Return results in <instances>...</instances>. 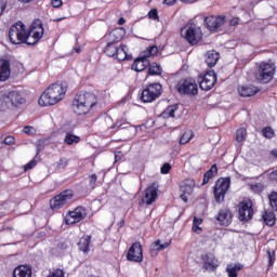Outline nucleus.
Listing matches in <instances>:
<instances>
[{
    "label": "nucleus",
    "mask_w": 277,
    "mask_h": 277,
    "mask_svg": "<svg viewBox=\"0 0 277 277\" xmlns=\"http://www.w3.org/2000/svg\"><path fill=\"white\" fill-rule=\"evenodd\" d=\"M66 90L68 87L66 82H55L45 89L39 98V105L47 107L49 105H57L60 101L66 96Z\"/></svg>",
    "instance_id": "nucleus-1"
},
{
    "label": "nucleus",
    "mask_w": 277,
    "mask_h": 277,
    "mask_svg": "<svg viewBox=\"0 0 277 277\" xmlns=\"http://www.w3.org/2000/svg\"><path fill=\"white\" fill-rule=\"evenodd\" d=\"M9 38L12 44H29V40H31V38L28 37L27 26H25L23 22H17L11 26Z\"/></svg>",
    "instance_id": "nucleus-2"
},
{
    "label": "nucleus",
    "mask_w": 277,
    "mask_h": 277,
    "mask_svg": "<svg viewBox=\"0 0 277 277\" xmlns=\"http://www.w3.org/2000/svg\"><path fill=\"white\" fill-rule=\"evenodd\" d=\"M127 45L111 41H108L104 49V52L108 57H116L119 62H124V60H127Z\"/></svg>",
    "instance_id": "nucleus-3"
},
{
    "label": "nucleus",
    "mask_w": 277,
    "mask_h": 277,
    "mask_svg": "<svg viewBox=\"0 0 277 277\" xmlns=\"http://www.w3.org/2000/svg\"><path fill=\"white\" fill-rule=\"evenodd\" d=\"M274 75H276V66L272 63H261L255 72V79L258 81H264L267 83L274 79Z\"/></svg>",
    "instance_id": "nucleus-4"
},
{
    "label": "nucleus",
    "mask_w": 277,
    "mask_h": 277,
    "mask_svg": "<svg viewBox=\"0 0 277 277\" xmlns=\"http://www.w3.org/2000/svg\"><path fill=\"white\" fill-rule=\"evenodd\" d=\"M2 103L8 107V109H16L21 105H25L27 101L23 97L18 91H11L2 95Z\"/></svg>",
    "instance_id": "nucleus-5"
},
{
    "label": "nucleus",
    "mask_w": 277,
    "mask_h": 277,
    "mask_svg": "<svg viewBox=\"0 0 277 277\" xmlns=\"http://www.w3.org/2000/svg\"><path fill=\"white\" fill-rule=\"evenodd\" d=\"M181 35L189 44H198L202 40V30L196 25H187L181 30Z\"/></svg>",
    "instance_id": "nucleus-6"
},
{
    "label": "nucleus",
    "mask_w": 277,
    "mask_h": 277,
    "mask_svg": "<svg viewBox=\"0 0 277 277\" xmlns=\"http://www.w3.org/2000/svg\"><path fill=\"white\" fill-rule=\"evenodd\" d=\"M161 92H163V87L160 83L148 84L142 92L141 101L143 103H153V101H157L161 96Z\"/></svg>",
    "instance_id": "nucleus-7"
},
{
    "label": "nucleus",
    "mask_w": 277,
    "mask_h": 277,
    "mask_svg": "<svg viewBox=\"0 0 277 277\" xmlns=\"http://www.w3.org/2000/svg\"><path fill=\"white\" fill-rule=\"evenodd\" d=\"M75 194L70 189L64 190L60 195L54 196L50 200V207L52 211H57L62 209V207H66V205L72 200Z\"/></svg>",
    "instance_id": "nucleus-8"
},
{
    "label": "nucleus",
    "mask_w": 277,
    "mask_h": 277,
    "mask_svg": "<svg viewBox=\"0 0 277 277\" xmlns=\"http://www.w3.org/2000/svg\"><path fill=\"white\" fill-rule=\"evenodd\" d=\"M157 47H149L147 50V55H143L142 57H138L133 62L132 70H135L136 72H142L146 70V68L150 66V61L148 60V57H150V55L157 54Z\"/></svg>",
    "instance_id": "nucleus-9"
},
{
    "label": "nucleus",
    "mask_w": 277,
    "mask_h": 277,
    "mask_svg": "<svg viewBox=\"0 0 277 277\" xmlns=\"http://www.w3.org/2000/svg\"><path fill=\"white\" fill-rule=\"evenodd\" d=\"M42 36H44V28L42 27V21L36 19L30 25V28L28 31V38H30V40L28 41V45L34 47V44H38L39 40L42 39Z\"/></svg>",
    "instance_id": "nucleus-10"
},
{
    "label": "nucleus",
    "mask_w": 277,
    "mask_h": 277,
    "mask_svg": "<svg viewBox=\"0 0 277 277\" xmlns=\"http://www.w3.org/2000/svg\"><path fill=\"white\" fill-rule=\"evenodd\" d=\"M230 189V177H221L216 181L214 186V198L216 202H222L228 192Z\"/></svg>",
    "instance_id": "nucleus-11"
},
{
    "label": "nucleus",
    "mask_w": 277,
    "mask_h": 277,
    "mask_svg": "<svg viewBox=\"0 0 277 277\" xmlns=\"http://www.w3.org/2000/svg\"><path fill=\"white\" fill-rule=\"evenodd\" d=\"M176 90L180 94L196 96L198 94V84L194 80H181L176 84Z\"/></svg>",
    "instance_id": "nucleus-12"
},
{
    "label": "nucleus",
    "mask_w": 277,
    "mask_h": 277,
    "mask_svg": "<svg viewBox=\"0 0 277 277\" xmlns=\"http://www.w3.org/2000/svg\"><path fill=\"white\" fill-rule=\"evenodd\" d=\"M88 212L83 207H77L74 211H69L65 216L66 224H77L82 220H85Z\"/></svg>",
    "instance_id": "nucleus-13"
},
{
    "label": "nucleus",
    "mask_w": 277,
    "mask_h": 277,
    "mask_svg": "<svg viewBox=\"0 0 277 277\" xmlns=\"http://www.w3.org/2000/svg\"><path fill=\"white\" fill-rule=\"evenodd\" d=\"M128 261H132L133 263H142L144 259V254L142 253V245L140 242H134L128 253H127Z\"/></svg>",
    "instance_id": "nucleus-14"
},
{
    "label": "nucleus",
    "mask_w": 277,
    "mask_h": 277,
    "mask_svg": "<svg viewBox=\"0 0 277 277\" xmlns=\"http://www.w3.org/2000/svg\"><path fill=\"white\" fill-rule=\"evenodd\" d=\"M194 187H196V182L194 180H185L180 183V198L183 200V202H187V197L194 194Z\"/></svg>",
    "instance_id": "nucleus-15"
},
{
    "label": "nucleus",
    "mask_w": 277,
    "mask_h": 277,
    "mask_svg": "<svg viewBox=\"0 0 277 277\" xmlns=\"http://www.w3.org/2000/svg\"><path fill=\"white\" fill-rule=\"evenodd\" d=\"M238 212L240 222H248L252 220V216L254 215V210H252V201H242Z\"/></svg>",
    "instance_id": "nucleus-16"
},
{
    "label": "nucleus",
    "mask_w": 277,
    "mask_h": 277,
    "mask_svg": "<svg viewBox=\"0 0 277 277\" xmlns=\"http://www.w3.org/2000/svg\"><path fill=\"white\" fill-rule=\"evenodd\" d=\"M217 81V76L215 75L214 70L208 71L203 77L202 80L199 83V88L201 90H205L206 92H209L215 85Z\"/></svg>",
    "instance_id": "nucleus-17"
},
{
    "label": "nucleus",
    "mask_w": 277,
    "mask_h": 277,
    "mask_svg": "<svg viewBox=\"0 0 277 277\" xmlns=\"http://www.w3.org/2000/svg\"><path fill=\"white\" fill-rule=\"evenodd\" d=\"M159 189V185L157 183H151L146 189H145V194L142 198V201L145 205H153V202H155V200H157V192Z\"/></svg>",
    "instance_id": "nucleus-18"
},
{
    "label": "nucleus",
    "mask_w": 277,
    "mask_h": 277,
    "mask_svg": "<svg viewBox=\"0 0 277 277\" xmlns=\"http://www.w3.org/2000/svg\"><path fill=\"white\" fill-rule=\"evenodd\" d=\"M225 23L224 17L222 16H208L205 18V25L209 31H217Z\"/></svg>",
    "instance_id": "nucleus-19"
},
{
    "label": "nucleus",
    "mask_w": 277,
    "mask_h": 277,
    "mask_svg": "<svg viewBox=\"0 0 277 277\" xmlns=\"http://www.w3.org/2000/svg\"><path fill=\"white\" fill-rule=\"evenodd\" d=\"M95 104H84L79 102V100L72 101V109L74 113L78 116H85V114H90V110L94 107Z\"/></svg>",
    "instance_id": "nucleus-20"
},
{
    "label": "nucleus",
    "mask_w": 277,
    "mask_h": 277,
    "mask_svg": "<svg viewBox=\"0 0 277 277\" xmlns=\"http://www.w3.org/2000/svg\"><path fill=\"white\" fill-rule=\"evenodd\" d=\"M74 100L84 103L85 105H96L97 103L96 95L91 92H80L75 95Z\"/></svg>",
    "instance_id": "nucleus-21"
},
{
    "label": "nucleus",
    "mask_w": 277,
    "mask_h": 277,
    "mask_svg": "<svg viewBox=\"0 0 277 277\" xmlns=\"http://www.w3.org/2000/svg\"><path fill=\"white\" fill-rule=\"evenodd\" d=\"M216 220L221 226H229L230 222H233V213L228 209H222L219 211Z\"/></svg>",
    "instance_id": "nucleus-22"
},
{
    "label": "nucleus",
    "mask_w": 277,
    "mask_h": 277,
    "mask_svg": "<svg viewBox=\"0 0 277 277\" xmlns=\"http://www.w3.org/2000/svg\"><path fill=\"white\" fill-rule=\"evenodd\" d=\"M12 75V69L10 68V61L0 60V81H8Z\"/></svg>",
    "instance_id": "nucleus-23"
},
{
    "label": "nucleus",
    "mask_w": 277,
    "mask_h": 277,
    "mask_svg": "<svg viewBox=\"0 0 277 277\" xmlns=\"http://www.w3.org/2000/svg\"><path fill=\"white\" fill-rule=\"evenodd\" d=\"M217 259L212 253H208L203 256V267L207 272H213V269H217Z\"/></svg>",
    "instance_id": "nucleus-24"
},
{
    "label": "nucleus",
    "mask_w": 277,
    "mask_h": 277,
    "mask_svg": "<svg viewBox=\"0 0 277 277\" xmlns=\"http://www.w3.org/2000/svg\"><path fill=\"white\" fill-rule=\"evenodd\" d=\"M127 30H124L122 27L115 28L108 37V42H115L118 44L126 36Z\"/></svg>",
    "instance_id": "nucleus-25"
},
{
    "label": "nucleus",
    "mask_w": 277,
    "mask_h": 277,
    "mask_svg": "<svg viewBox=\"0 0 277 277\" xmlns=\"http://www.w3.org/2000/svg\"><path fill=\"white\" fill-rule=\"evenodd\" d=\"M220 60V54L215 50H210L206 53V64L213 68L217 64V61Z\"/></svg>",
    "instance_id": "nucleus-26"
},
{
    "label": "nucleus",
    "mask_w": 277,
    "mask_h": 277,
    "mask_svg": "<svg viewBox=\"0 0 277 277\" xmlns=\"http://www.w3.org/2000/svg\"><path fill=\"white\" fill-rule=\"evenodd\" d=\"M13 277H31V266L22 265L16 267Z\"/></svg>",
    "instance_id": "nucleus-27"
},
{
    "label": "nucleus",
    "mask_w": 277,
    "mask_h": 277,
    "mask_svg": "<svg viewBox=\"0 0 277 277\" xmlns=\"http://www.w3.org/2000/svg\"><path fill=\"white\" fill-rule=\"evenodd\" d=\"M238 92L241 96H254V94H258L259 88L254 85L240 87L238 88Z\"/></svg>",
    "instance_id": "nucleus-28"
},
{
    "label": "nucleus",
    "mask_w": 277,
    "mask_h": 277,
    "mask_svg": "<svg viewBox=\"0 0 277 277\" xmlns=\"http://www.w3.org/2000/svg\"><path fill=\"white\" fill-rule=\"evenodd\" d=\"M243 269V265L240 263L238 264H228L226 267V272L228 274V277H237V273L241 272Z\"/></svg>",
    "instance_id": "nucleus-29"
},
{
    "label": "nucleus",
    "mask_w": 277,
    "mask_h": 277,
    "mask_svg": "<svg viewBox=\"0 0 277 277\" xmlns=\"http://www.w3.org/2000/svg\"><path fill=\"white\" fill-rule=\"evenodd\" d=\"M91 239H92L91 236H84V237L80 238V240L78 242V248H79V250H81V252H88V250H90Z\"/></svg>",
    "instance_id": "nucleus-30"
},
{
    "label": "nucleus",
    "mask_w": 277,
    "mask_h": 277,
    "mask_svg": "<svg viewBox=\"0 0 277 277\" xmlns=\"http://www.w3.org/2000/svg\"><path fill=\"white\" fill-rule=\"evenodd\" d=\"M215 174H217V164H213L211 169L205 173L202 185H207Z\"/></svg>",
    "instance_id": "nucleus-31"
},
{
    "label": "nucleus",
    "mask_w": 277,
    "mask_h": 277,
    "mask_svg": "<svg viewBox=\"0 0 277 277\" xmlns=\"http://www.w3.org/2000/svg\"><path fill=\"white\" fill-rule=\"evenodd\" d=\"M262 217L267 226L276 224V214L273 211H265Z\"/></svg>",
    "instance_id": "nucleus-32"
},
{
    "label": "nucleus",
    "mask_w": 277,
    "mask_h": 277,
    "mask_svg": "<svg viewBox=\"0 0 277 277\" xmlns=\"http://www.w3.org/2000/svg\"><path fill=\"white\" fill-rule=\"evenodd\" d=\"M179 109V104L169 106L162 114V118H174V114Z\"/></svg>",
    "instance_id": "nucleus-33"
},
{
    "label": "nucleus",
    "mask_w": 277,
    "mask_h": 277,
    "mask_svg": "<svg viewBox=\"0 0 277 277\" xmlns=\"http://www.w3.org/2000/svg\"><path fill=\"white\" fill-rule=\"evenodd\" d=\"M80 140H81V138H80L79 136H77V135H75V134H72V133H67V134L65 135L64 142H65V144H67L68 146H72V144H79Z\"/></svg>",
    "instance_id": "nucleus-34"
},
{
    "label": "nucleus",
    "mask_w": 277,
    "mask_h": 277,
    "mask_svg": "<svg viewBox=\"0 0 277 277\" xmlns=\"http://www.w3.org/2000/svg\"><path fill=\"white\" fill-rule=\"evenodd\" d=\"M170 246L169 242H164L161 245V240H157L151 246V252H161V250H166Z\"/></svg>",
    "instance_id": "nucleus-35"
},
{
    "label": "nucleus",
    "mask_w": 277,
    "mask_h": 277,
    "mask_svg": "<svg viewBox=\"0 0 277 277\" xmlns=\"http://www.w3.org/2000/svg\"><path fill=\"white\" fill-rule=\"evenodd\" d=\"M194 137V132L192 130H187L180 138V144H187Z\"/></svg>",
    "instance_id": "nucleus-36"
},
{
    "label": "nucleus",
    "mask_w": 277,
    "mask_h": 277,
    "mask_svg": "<svg viewBox=\"0 0 277 277\" xmlns=\"http://www.w3.org/2000/svg\"><path fill=\"white\" fill-rule=\"evenodd\" d=\"M161 66L157 65V63H153L151 65L149 63L148 75H161Z\"/></svg>",
    "instance_id": "nucleus-37"
},
{
    "label": "nucleus",
    "mask_w": 277,
    "mask_h": 277,
    "mask_svg": "<svg viewBox=\"0 0 277 277\" xmlns=\"http://www.w3.org/2000/svg\"><path fill=\"white\" fill-rule=\"evenodd\" d=\"M200 224H202V219L194 217L193 221V230L195 233H202V227H200Z\"/></svg>",
    "instance_id": "nucleus-38"
},
{
    "label": "nucleus",
    "mask_w": 277,
    "mask_h": 277,
    "mask_svg": "<svg viewBox=\"0 0 277 277\" xmlns=\"http://www.w3.org/2000/svg\"><path fill=\"white\" fill-rule=\"evenodd\" d=\"M262 134L267 140H272V137H274V135H276V133L274 132V129H272V127H266V128L262 129Z\"/></svg>",
    "instance_id": "nucleus-39"
},
{
    "label": "nucleus",
    "mask_w": 277,
    "mask_h": 277,
    "mask_svg": "<svg viewBox=\"0 0 277 277\" xmlns=\"http://www.w3.org/2000/svg\"><path fill=\"white\" fill-rule=\"evenodd\" d=\"M246 135H248V132L246 131V129L243 128L238 129L236 132V141L243 142L246 140Z\"/></svg>",
    "instance_id": "nucleus-40"
},
{
    "label": "nucleus",
    "mask_w": 277,
    "mask_h": 277,
    "mask_svg": "<svg viewBox=\"0 0 277 277\" xmlns=\"http://www.w3.org/2000/svg\"><path fill=\"white\" fill-rule=\"evenodd\" d=\"M68 167V158H61L57 162H56V170H64Z\"/></svg>",
    "instance_id": "nucleus-41"
},
{
    "label": "nucleus",
    "mask_w": 277,
    "mask_h": 277,
    "mask_svg": "<svg viewBox=\"0 0 277 277\" xmlns=\"http://www.w3.org/2000/svg\"><path fill=\"white\" fill-rule=\"evenodd\" d=\"M268 198L272 209L277 211V193H272Z\"/></svg>",
    "instance_id": "nucleus-42"
},
{
    "label": "nucleus",
    "mask_w": 277,
    "mask_h": 277,
    "mask_svg": "<svg viewBox=\"0 0 277 277\" xmlns=\"http://www.w3.org/2000/svg\"><path fill=\"white\" fill-rule=\"evenodd\" d=\"M127 129V127H129V122H127V120L121 119L119 121L116 122V124L113 127V129Z\"/></svg>",
    "instance_id": "nucleus-43"
},
{
    "label": "nucleus",
    "mask_w": 277,
    "mask_h": 277,
    "mask_svg": "<svg viewBox=\"0 0 277 277\" xmlns=\"http://www.w3.org/2000/svg\"><path fill=\"white\" fill-rule=\"evenodd\" d=\"M148 18H150L151 21H159V14L157 12V9H151L148 14H147Z\"/></svg>",
    "instance_id": "nucleus-44"
},
{
    "label": "nucleus",
    "mask_w": 277,
    "mask_h": 277,
    "mask_svg": "<svg viewBox=\"0 0 277 277\" xmlns=\"http://www.w3.org/2000/svg\"><path fill=\"white\" fill-rule=\"evenodd\" d=\"M170 170H172V166H170V163H164L161 167L160 172H161V174H168L170 172Z\"/></svg>",
    "instance_id": "nucleus-45"
},
{
    "label": "nucleus",
    "mask_w": 277,
    "mask_h": 277,
    "mask_svg": "<svg viewBox=\"0 0 277 277\" xmlns=\"http://www.w3.org/2000/svg\"><path fill=\"white\" fill-rule=\"evenodd\" d=\"M48 277H64V271L56 269V271L50 273V275Z\"/></svg>",
    "instance_id": "nucleus-46"
},
{
    "label": "nucleus",
    "mask_w": 277,
    "mask_h": 277,
    "mask_svg": "<svg viewBox=\"0 0 277 277\" xmlns=\"http://www.w3.org/2000/svg\"><path fill=\"white\" fill-rule=\"evenodd\" d=\"M8 6V0H0V16L5 11V8Z\"/></svg>",
    "instance_id": "nucleus-47"
},
{
    "label": "nucleus",
    "mask_w": 277,
    "mask_h": 277,
    "mask_svg": "<svg viewBox=\"0 0 277 277\" xmlns=\"http://www.w3.org/2000/svg\"><path fill=\"white\" fill-rule=\"evenodd\" d=\"M4 144H6V146H12V144H14V136L9 135L4 138Z\"/></svg>",
    "instance_id": "nucleus-48"
},
{
    "label": "nucleus",
    "mask_w": 277,
    "mask_h": 277,
    "mask_svg": "<svg viewBox=\"0 0 277 277\" xmlns=\"http://www.w3.org/2000/svg\"><path fill=\"white\" fill-rule=\"evenodd\" d=\"M36 168V160H31L30 162H28L25 167H24V170L25 172H27V170H31Z\"/></svg>",
    "instance_id": "nucleus-49"
},
{
    "label": "nucleus",
    "mask_w": 277,
    "mask_h": 277,
    "mask_svg": "<svg viewBox=\"0 0 277 277\" xmlns=\"http://www.w3.org/2000/svg\"><path fill=\"white\" fill-rule=\"evenodd\" d=\"M268 263L269 265H272V263H274L275 259H276V253L274 251H268Z\"/></svg>",
    "instance_id": "nucleus-50"
},
{
    "label": "nucleus",
    "mask_w": 277,
    "mask_h": 277,
    "mask_svg": "<svg viewBox=\"0 0 277 277\" xmlns=\"http://www.w3.org/2000/svg\"><path fill=\"white\" fill-rule=\"evenodd\" d=\"M24 133H26L27 135H31L34 133V127L31 126L24 127Z\"/></svg>",
    "instance_id": "nucleus-51"
},
{
    "label": "nucleus",
    "mask_w": 277,
    "mask_h": 277,
    "mask_svg": "<svg viewBox=\"0 0 277 277\" xmlns=\"http://www.w3.org/2000/svg\"><path fill=\"white\" fill-rule=\"evenodd\" d=\"M268 179L271 181H277V170L276 171H273L268 174Z\"/></svg>",
    "instance_id": "nucleus-52"
},
{
    "label": "nucleus",
    "mask_w": 277,
    "mask_h": 277,
    "mask_svg": "<svg viewBox=\"0 0 277 277\" xmlns=\"http://www.w3.org/2000/svg\"><path fill=\"white\" fill-rule=\"evenodd\" d=\"M62 0H52V8H61Z\"/></svg>",
    "instance_id": "nucleus-53"
},
{
    "label": "nucleus",
    "mask_w": 277,
    "mask_h": 277,
    "mask_svg": "<svg viewBox=\"0 0 277 277\" xmlns=\"http://www.w3.org/2000/svg\"><path fill=\"white\" fill-rule=\"evenodd\" d=\"M238 24H239V17H235V18L230 19V22H229V25L232 27H235V25H238Z\"/></svg>",
    "instance_id": "nucleus-54"
},
{
    "label": "nucleus",
    "mask_w": 277,
    "mask_h": 277,
    "mask_svg": "<svg viewBox=\"0 0 277 277\" xmlns=\"http://www.w3.org/2000/svg\"><path fill=\"white\" fill-rule=\"evenodd\" d=\"M176 3V0H163L164 5H174Z\"/></svg>",
    "instance_id": "nucleus-55"
},
{
    "label": "nucleus",
    "mask_w": 277,
    "mask_h": 277,
    "mask_svg": "<svg viewBox=\"0 0 277 277\" xmlns=\"http://www.w3.org/2000/svg\"><path fill=\"white\" fill-rule=\"evenodd\" d=\"M96 174H92L91 176H90V184L91 185H94L95 183H96Z\"/></svg>",
    "instance_id": "nucleus-56"
},
{
    "label": "nucleus",
    "mask_w": 277,
    "mask_h": 277,
    "mask_svg": "<svg viewBox=\"0 0 277 277\" xmlns=\"http://www.w3.org/2000/svg\"><path fill=\"white\" fill-rule=\"evenodd\" d=\"M182 3H187V4H192V3H196L198 0H180Z\"/></svg>",
    "instance_id": "nucleus-57"
},
{
    "label": "nucleus",
    "mask_w": 277,
    "mask_h": 277,
    "mask_svg": "<svg viewBox=\"0 0 277 277\" xmlns=\"http://www.w3.org/2000/svg\"><path fill=\"white\" fill-rule=\"evenodd\" d=\"M124 23H127V21L124 19V17L119 18L118 25H124Z\"/></svg>",
    "instance_id": "nucleus-58"
},
{
    "label": "nucleus",
    "mask_w": 277,
    "mask_h": 277,
    "mask_svg": "<svg viewBox=\"0 0 277 277\" xmlns=\"http://www.w3.org/2000/svg\"><path fill=\"white\" fill-rule=\"evenodd\" d=\"M253 189H263V185L255 184V185H253Z\"/></svg>",
    "instance_id": "nucleus-59"
},
{
    "label": "nucleus",
    "mask_w": 277,
    "mask_h": 277,
    "mask_svg": "<svg viewBox=\"0 0 277 277\" xmlns=\"http://www.w3.org/2000/svg\"><path fill=\"white\" fill-rule=\"evenodd\" d=\"M271 155H273V157H276V158H277V149H273V150L271 151Z\"/></svg>",
    "instance_id": "nucleus-60"
},
{
    "label": "nucleus",
    "mask_w": 277,
    "mask_h": 277,
    "mask_svg": "<svg viewBox=\"0 0 277 277\" xmlns=\"http://www.w3.org/2000/svg\"><path fill=\"white\" fill-rule=\"evenodd\" d=\"M21 3H31L34 0H18Z\"/></svg>",
    "instance_id": "nucleus-61"
},
{
    "label": "nucleus",
    "mask_w": 277,
    "mask_h": 277,
    "mask_svg": "<svg viewBox=\"0 0 277 277\" xmlns=\"http://www.w3.org/2000/svg\"><path fill=\"white\" fill-rule=\"evenodd\" d=\"M74 51H76L77 53H81V49L80 48H75Z\"/></svg>",
    "instance_id": "nucleus-62"
},
{
    "label": "nucleus",
    "mask_w": 277,
    "mask_h": 277,
    "mask_svg": "<svg viewBox=\"0 0 277 277\" xmlns=\"http://www.w3.org/2000/svg\"><path fill=\"white\" fill-rule=\"evenodd\" d=\"M115 161H118V156H115Z\"/></svg>",
    "instance_id": "nucleus-63"
},
{
    "label": "nucleus",
    "mask_w": 277,
    "mask_h": 277,
    "mask_svg": "<svg viewBox=\"0 0 277 277\" xmlns=\"http://www.w3.org/2000/svg\"><path fill=\"white\" fill-rule=\"evenodd\" d=\"M58 22L62 21V18L57 19Z\"/></svg>",
    "instance_id": "nucleus-64"
}]
</instances>
